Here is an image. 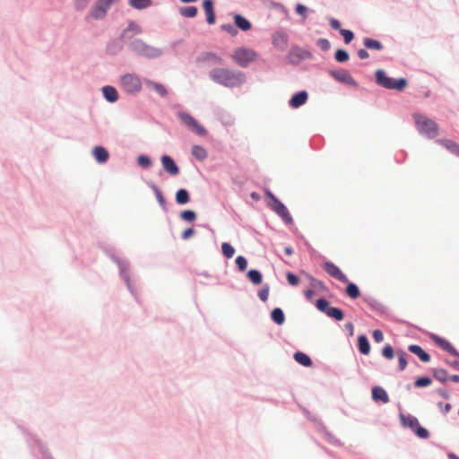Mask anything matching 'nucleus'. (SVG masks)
Returning a JSON list of instances; mask_svg holds the SVG:
<instances>
[{"instance_id":"f257e3e1","label":"nucleus","mask_w":459,"mask_h":459,"mask_svg":"<svg viewBox=\"0 0 459 459\" xmlns=\"http://www.w3.org/2000/svg\"><path fill=\"white\" fill-rule=\"evenodd\" d=\"M342 282L345 284V289H344L345 295L348 298H350L351 299H357L359 298H361L363 302H365L369 307V308L372 311L376 312L377 315H379L381 316H385L388 320H390L394 323L402 324V325L408 326L409 328H413L418 331H421L420 326H419L411 322H409L405 319H402V318H399V317L394 316L390 312V310L387 307L383 305L381 302H379L377 299H376L372 296L366 295V294L362 295L359 285L356 282L350 280L348 277L345 281H342Z\"/></svg>"},{"instance_id":"f03ea898","label":"nucleus","mask_w":459,"mask_h":459,"mask_svg":"<svg viewBox=\"0 0 459 459\" xmlns=\"http://www.w3.org/2000/svg\"><path fill=\"white\" fill-rule=\"evenodd\" d=\"M264 198L266 206L297 236L300 231L295 226L293 217L286 204L269 187L264 189Z\"/></svg>"},{"instance_id":"7ed1b4c3","label":"nucleus","mask_w":459,"mask_h":459,"mask_svg":"<svg viewBox=\"0 0 459 459\" xmlns=\"http://www.w3.org/2000/svg\"><path fill=\"white\" fill-rule=\"evenodd\" d=\"M209 79L225 88H238L247 81L245 72L227 67H214L208 73Z\"/></svg>"},{"instance_id":"20e7f679","label":"nucleus","mask_w":459,"mask_h":459,"mask_svg":"<svg viewBox=\"0 0 459 459\" xmlns=\"http://www.w3.org/2000/svg\"><path fill=\"white\" fill-rule=\"evenodd\" d=\"M17 427L24 435L33 459H55L48 445L39 436L31 433L22 425H18Z\"/></svg>"},{"instance_id":"39448f33","label":"nucleus","mask_w":459,"mask_h":459,"mask_svg":"<svg viewBox=\"0 0 459 459\" xmlns=\"http://www.w3.org/2000/svg\"><path fill=\"white\" fill-rule=\"evenodd\" d=\"M423 334L427 335L434 344L441 349L443 351L448 353L451 356H454L459 359V351L455 347V345L447 340L446 337L441 336L436 333L429 332L421 328L420 331ZM444 362L451 367L454 370L459 371V361L458 360H451L449 359H445Z\"/></svg>"},{"instance_id":"423d86ee","label":"nucleus","mask_w":459,"mask_h":459,"mask_svg":"<svg viewBox=\"0 0 459 459\" xmlns=\"http://www.w3.org/2000/svg\"><path fill=\"white\" fill-rule=\"evenodd\" d=\"M374 80L377 85L386 89L403 92L409 85V81L406 77H392L389 76L387 72L383 68H378L374 72Z\"/></svg>"},{"instance_id":"0eeeda50","label":"nucleus","mask_w":459,"mask_h":459,"mask_svg":"<svg viewBox=\"0 0 459 459\" xmlns=\"http://www.w3.org/2000/svg\"><path fill=\"white\" fill-rule=\"evenodd\" d=\"M414 126L420 134L428 139H435L439 134V125L424 113L413 112Z\"/></svg>"},{"instance_id":"6e6552de","label":"nucleus","mask_w":459,"mask_h":459,"mask_svg":"<svg viewBox=\"0 0 459 459\" xmlns=\"http://www.w3.org/2000/svg\"><path fill=\"white\" fill-rule=\"evenodd\" d=\"M259 57L260 55L255 49L246 46L235 48L231 55L233 62L241 68L248 67Z\"/></svg>"},{"instance_id":"1a4fd4ad","label":"nucleus","mask_w":459,"mask_h":459,"mask_svg":"<svg viewBox=\"0 0 459 459\" xmlns=\"http://www.w3.org/2000/svg\"><path fill=\"white\" fill-rule=\"evenodd\" d=\"M181 125L186 126L190 132L200 136L206 137L209 135L207 128L190 112L186 110H179L176 114Z\"/></svg>"},{"instance_id":"9d476101","label":"nucleus","mask_w":459,"mask_h":459,"mask_svg":"<svg viewBox=\"0 0 459 459\" xmlns=\"http://www.w3.org/2000/svg\"><path fill=\"white\" fill-rule=\"evenodd\" d=\"M120 0H95L89 13L85 15L84 21L89 23L91 19L101 21L106 18L113 4Z\"/></svg>"},{"instance_id":"9b49d317","label":"nucleus","mask_w":459,"mask_h":459,"mask_svg":"<svg viewBox=\"0 0 459 459\" xmlns=\"http://www.w3.org/2000/svg\"><path fill=\"white\" fill-rule=\"evenodd\" d=\"M119 84L123 91L131 96H135L143 90L140 76L135 73H126L119 76Z\"/></svg>"},{"instance_id":"f8f14e48","label":"nucleus","mask_w":459,"mask_h":459,"mask_svg":"<svg viewBox=\"0 0 459 459\" xmlns=\"http://www.w3.org/2000/svg\"><path fill=\"white\" fill-rule=\"evenodd\" d=\"M312 58L313 53L310 49L302 48L298 44H293L284 56V63L286 65H299L302 61Z\"/></svg>"},{"instance_id":"ddd939ff","label":"nucleus","mask_w":459,"mask_h":459,"mask_svg":"<svg viewBox=\"0 0 459 459\" xmlns=\"http://www.w3.org/2000/svg\"><path fill=\"white\" fill-rule=\"evenodd\" d=\"M328 75L336 82L347 87L358 89L359 83L353 78L351 72L345 68L328 69Z\"/></svg>"},{"instance_id":"4468645a","label":"nucleus","mask_w":459,"mask_h":459,"mask_svg":"<svg viewBox=\"0 0 459 459\" xmlns=\"http://www.w3.org/2000/svg\"><path fill=\"white\" fill-rule=\"evenodd\" d=\"M160 160L161 164V169L158 172L160 177L162 176L163 173H167L172 178L179 176L181 172L180 167L171 155L163 153L160 155Z\"/></svg>"},{"instance_id":"2eb2a0df","label":"nucleus","mask_w":459,"mask_h":459,"mask_svg":"<svg viewBox=\"0 0 459 459\" xmlns=\"http://www.w3.org/2000/svg\"><path fill=\"white\" fill-rule=\"evenodd\" d=\"M316 292H330V289L325 283L324 281L317 279L316 277H313L309 281L308 286L303 290V296L307 302L314 301V295Z\"/></svg>"},{"instance_id":"dca6fc26","label":"nucleus","mask_w":459,"mask_h":459,"mask_svg":"<svg viewBox=\"0 0 459 459\" xmlns=\"http://www.w3.org/2000/svg\"><path fill=\"white\" fill-rule=\"evenodd\" d=\"M143 182L146 184L148 187H150L153 195H155L156 201L159 204L160 209L165 212H169V207L172 205L169 204L160 187L151 179H143Z\"/></svg>"},{"instance_id":"f3484780","label":"nucleus","mask_w":459,"mask_h":459,"mask_svg":"<svg viewBox=\"0 0 459 459\" xmlns=\"http://www.w3.org/2000/svg\"><path fill=\"white\" fill-rule=\"evenodd\" d=\"M197 65L205 64L209 66L214 65H224L225 60L218 55L215 51H203L195 57Z\"/></svg>"},{"instance_id":"a211bd4d","label":"nucleus","mask_w":459,"mask_h":459,"mask_svg":"<svg viewBox=\"0 0 459 459\" xmlns=\"http://www.w3.org/2000/svg\"><path fill=\"white\" fill-rule=\"evenodd\" d=\"M272 45L279 51H285L289 46L290 36L283 28H279L272 34Z\"/></svg>"},{"instance_id":"6ab92c4d","label":"nucleus","mask_w":459,"mask_h":459,"mask_svg":"<svg viewBox=\"0 0 459 459\" xmlns=\"http://www.w3.org/2000/svg\"><path fill=\"white\" fill-rule=\"evenodd\" d=\"M321 266L328 275L336 281L342 282L347 280V275L333 261L324 258Z\"/></svg>"},{"instance_id":"aec40b11","label":"nucleus","mask_w":459,"mask_h":459,"mask_svg":"<svg viewBox=\"0 0 459 459\" xmlns=\"http://www.w3.org/2000/svg\"><path fill=\"white\" fill-rule=\"evenodd\" d=\"M398 408L400 426L403 429H410L411 431L420 423L419 419L411 413L404 412L400 403H398Z\"/></svg>"},{"instance_id":"412c9836","label":"nucleus","mask_w":459,"mask_h":459,"mask_svg":"<svg viewBox=\"0 0 459 459\" xmlns=\"http://www.w3.org/2000/svg\"><path fill=\"white\" fill-rule=\"evenodd\" d=\"M309 98L308 91L307 90H299L292 93L288 100V106L291 109H298L304 106Z\"/></svg>"},{"instance_id":"4be33fe9","label":"nucleus","mask_w":459,"mask_h":459,"mask_svg":"<svg viewBox=\"0 0 459 459\" xmlns=\"http://www.w3.org/2000/svg\"><path fill=\"white\" fill-rule=\"evenodd\" d=\"M91 154L99 165L106 164L110 158L109 151L102 144L94 145L91 150Z\"/></svg>"},{"instance_id":"5701e85b","label":"nucleus","mask_w":459,"mask_h":459,"mask_svg":"<svg viewBox=\"0 0 459 459\" xmlns=\"http://www.w3.org/2000/svg\"><path fill=\"white\" fill-rule=\"evenodd\" d=\"M202 9L205 15V22L208 25L216 23L215 0H202Z\"/></svg>"},{"instance_id":"b1692460","label":"nucleus","mask_w":459,"mask_h":459,"mask_svg":"<svg viewBox=\"0 0 459 459\" xmlns=\"http://www.w3.org/2000/svg\"><path fill=\"white\" fill-rule=\"evenodd\" d=\"M371 399L377 404H386L390 402L387 391L379 385H373L371 386Z\"/></svg>"},{"instance_id":"393cba45","label":"nucleus","mask_w":459,"mask_h":459,"mask_svg":"<svg viewBox=\"0 0 459 459\" xmlns=\"http://www.w3.org/2000/svg\"><path fill=\"white\" fill-rule=\"evenodd\" d=\"M233 22L236 24L238 30L247 32L252 30L253 23L245 15L238 12L230 13Z\"/></svg>"},{"instance_id":"a878e982","label":"nucleus","mask_w":459,"mask_h":459,"mask_svg":"<svg viewBox=\"0 0 459 459\" xmlns=\"http://www.w3.org/2000/svg\"><path fill=\"white\" fill-rule=\"evenodd\" d=\"M398 365L396 368L397 372H403L406 369L409 360L411 359L416 367H420L417 360H415L411 355H409L402 348L397 350Z\"/></svg>"},{"instance_id":"bb28decb","label":"nucleus","mask_w":459,"mask_h":459,"mask_svg":"<svg viewBox=\"0 0 459 459\" xmlns=\"http://www.w3.org/2000/svg\"><path fill=\"white\" fill-rule=\"evenodd\" d=\"M103 99L110 104L116 103L119 100V92L117 89L111 85L106 84L100 88Z\"/></svg>"},{"instance_id":"cd10ccee","label":"nucleus","mask_w":459,"mask_h":459,"mask_svg":"<svg viewBox=\"0 0 459 459\" xmlns=\"http://www.w3.org/2000/svg\"><path fill=\"white\" fill-rule=\"evenodd\" d=\"M147 88L154 91L161 98H167L169 94V89L165 84L160 82H157L149 78H144L143 80Z\"/></svg>"},{"instance_id":"c85d7f7f","label":"nucleus","mask_w":459,"mask_h":459,"mask_svg":"<svg viewBox=\"0 0 459 459\" xmlns=\"http://www.w3.org/2000/svg\"><path fill=\"white\" fill-rule=\"evenodd\" d=\"M213 115L224 126H230L234 124L235 119L233 116L223 108L217 107L214 108Z\"/></svg>"},{"instance_id":"c756f323","label":"nucleus","mask_w":459,"mask_h":459,"mask_svg":"<svg viewBox=\"0 0 459 459\" xmlns=\"http://www.w3.org/2000/svg\"><path fill=\"white\" fill-rule=\"evenodd\" d=\"M98 247L115 264L120 262V257L116 254V247L105 241H98Z\"/></svg>"},{"instance_id":"7c9ffc66","label":"nucleus","mask_w":459,"mask_h":459,"mask_svg":"<svg viewBox=\"0 0 459 459\" xmlns=\"http://www.w3.org/2000/svg\"><path fill=\"white\" fill-rule=\"evenodd\" d=\"M436 143L444 147L447 152L459 158V143L450 138H438Z\"/></svg>"},{"instance_id":"2f4dec72","label":"nucleus","mask_w":459,"mask_h":459,"mask_svg":"<svg viewBox=\"0 0 459 459\" xmlns=\"http://www.w3.org/2000/svg\"><path fill=\"white\" fill-rule=\"evenodd\" d=\"M357 349L359 354L368 355L371 351V344L368 335L364 333L357 335Z\"/></svg>"},{"instance_id":"473e14b6","label":"nucleus","mask_w":459,"mask_h":459,"mask_svg":"<svg viewBox=\"0 0 459 459\" xmlns=\"http://www.w3.org/2000/svg\"><path fill=\"white\" fill-rule=\"evenodd\" d=\"M408 351L416 355L422 363H429L431 360V355L419 344H410Z\"/></svg>"},{"instance_id":"72a5a7b5","label":"nucleus","mask_w":459,"mask_h":459,"mask_svg":"<svg viewBox=\"0 0 459 459\" xmlns=\"http://www.w3.org/2000/svg\"><path fill=\"white\" fill-rule=\"evenodd\" d=\"M294 12L300 17L299 24L303 25L308 19L309 14L314 13L316 11L309 8L303 3L298 2L294 5Z\"/></svg>"},{"instance_id":"f704fd0d","label":"nucleus","mask_w":459,"mask_h":459,"mask_svg":"<svg viewBox=\"0 0 459 459\" xmlns=\"http://www.w3.org/2000/svg\"><path fill=\"white\" fill-rule=\"evenodd\" d=\"M292 357L295 362L304 368H312L314 366L312 358L305 351L297 350Z\"/></svg>"},{"instance_id":"c9c22d12","label":"nucleus","mask_w":459,"mask_h":459,"mask_svg":"<svg viewBox=\"0 0 459 459\" xmlns=\"http://www.w3.org/2000/svg\"><path fill=\"white\" fill-rule=\"evenodd\" d=\"M316 431L321 433L329 444L335 446H342V442L339 438L335 437L333 434L327 429L324 422H320L319 427H317L316 429Z\"/></svg>"},{"instance_id":"e433bc0d","label":"nucleus","mask_w":459,"mask_h":459,"mask_svg":"<svg viewBox=\"0 0 459 459\" xmlns=\"http://www.w3.org/2000/svg\"><path fill=\"white\" fill-rule=\"evenodd\" d=\"M124 47L122 42L113 38L107 42L105 52L109 56H117L124 49Z\"/></svg>"},{"instance_id":"4c0bfd02","label":"nucleus","mask_w":459,"mask_h":459,"mask_svg":"<svg viewBox=\"0 0 459 459\" xmlns=\"http://www.w3.org/2000/svg\"><path fill=\"white\" fill-rule=\"evenodd\" d=\"M362 44L366 48V49L372 51L380 52L385 49V46L382 43V41L373 37H364L362 39Z\"/></svg>"},{"instance_id":"58836bf2","label":"nucleus","mask_w":459,"mask_h":459,"mask_svg":"<svg viewBox=\"0 0 459 459\" xmlns=\"http://www.w3.org/2000/svg\"><path fill=\"white\" fill-rule=\"evenodd\" d=\"M191 202V194L187 188L179 187L175 193V203L184 206Z\"/></svg>"},{"instance_id":"ea45409f","label":"nucleus","mask_w":459,"mask_h":459,"mask_svg":"<svg viewBox=\"0 0 459 459\" xmlns=\"http://www.w3.org/2000/svg\"><path fill=\"white\" fill-rule=\"evenodd\" d=\"M246 277L254 286H259L263 284L264 275L263 273L256 268H251L247 271Z\"/></svg>"},{"instance_id":"a19ab883","label":"nucleus","mask_w":459,"mask_h":459,"mask_svg":"<svg viewBox=\"0 0 459 459\" xmlns=\"http://www.w3.org/2000/svg\"><path fill=\"white\" fill-rule=\"evenodd\" d=\"M271 321L278 326L284 325L286 321V316L283 309L280 307H275L270 311Z\"/></svg>"},{"instance_id":"79ce46f5","label":"nucleus","mask_w":459,"mask_h":459,"mask_svg":"<svg viewBox=\"0 0 459 459\" xmlns=\"http://www.w3.org/2000/svg\"><path fill=\"white\" fill-rule=\"evenodd\" d=\"M119 270V277L124 281H128L131 279L130 268L131 264L127 259H120V262L116 263Z\"/></svg>"},{"instance_id":"37998d69","label":"nucleus","mask_w":459,"mask_h":459,"mask_svg":"<svg viewBox=\"0 0 459 459\" xmlns=\"http://www.w3.org/2000/svg\"><path fill=\"white\" fill-rule=\"evenodd\" d=\"M135 164L142 169L148 170L153 166V160L147 153H139L135 158Z\"/></svg>"},{"instance_id":"c03bdc74","label":"nucleus","mask_w":459,"mask_h":459,"mask_svg":"<svg viewBox=\"0 0 459 459\" xmlns=\"http://www.w3.org/2000/svg\"><path fill=\"white\" fill-rule=\"evenodd\" d=\"M145 42L142 39H134L127 44V48L137 56L143 57V47Z\"/></svg>"},{"instance_id":"a18cd8bd","label":"nucleus","mask_w":459,"mask_h":459,"mask_svg":"<svg viewBox=\"0 0 459 459\" xmlns=\"http://www.w3.org/2000/svg\"><path fill=\"white\" fill-rule=\"evenodd\" d=\"M199 9L196 5L187 4L178 7L179 14L187 19H194L198 15Z\"/></svg>"},{"instance_id":"49530a36","label":"nucleus","mask_w":459,"mask_h":459,"mask_svg":"<svg viewBox=\"0 0 459 459\" xmlns=\"http://www.w3.org/2000/svg\"><path fill=\"white\" fill-rule=\"evenodd\" d=\"M162 55L163 50L161 48L151 46L145 42L143 47V57L155 59L160 57Z\"/></svg>"},{"instance_id":"de8ad7c7","label":"nucleus","mask_w":459,"mask_h":459,"mask_svg":"<svg viewBox=\"0 0 459 459\" xmlns=\"http://www.w3.org/2000/svg\"><path fill=\"white\" fill-rule=\"evenodd\" d=\"M429 371L432 374V378H435L437 381L445 384L448 381L449 372L445 368H429Z\"/></svg>"},{"instance_id":"09e8293b","label":"nucleus","mask_w":459,"mask_h":459,"mask_svg":"<svg viewBox=\"0 0 459 459\" xmlns=\"http://www.w3.org/2000/svg\"><path fill=\"white\" fill-rule=\"evenodd\" d=\"M433 383L432 377L429 375H420L414 377V381L412 383L414 388H427L430 386Z\"/></svg>"},{"instance_id":"8fccbe9b","label":"nucleus","mask_w":459,"mask_h":459,"mask_svg":"<svg viewBox=\"0 0 459 459\" xmlns=\"http://www.w3.org/2000/svg\"><path fill=\"white\" fill-rule=\"evenodd\" d=\"M325 316L335 323L342 321L346 316L345 312L342 308L334 306H331L330 309L328 310Z\"/></svg>"},{"instance_id":"3c124183","label":"nucleus","mask_w":459,"mask_h":459,"mask_svg":"<svg viewBox=\"0 0 459 459\" xmlns=\"http://www.w3.org/2000/svg\"><path fill=\"white\" fill-rule=\"evenodd\" d=\"M191 155L198 161H204L208 157L207 150L201 144H193Z\"/></svg>"},{"instance_id":"603ef678","label":"nucleus","mask_w":459,"mask_h":459,"mask_svg":"<svg viewBox=\"0 0 459 459\" xmlns=\"http://www.w3.org/2000/svg\"><path fill=\"white\" fill-rule=\"evenodd\" d=\"M128 5L137 11H143L154 5L153 0H127Z\"/></svg>"},{"instance_id":"864d4df0","label":"nucleus","mask_w":459,"mask_h":459,"mask_svg":"<svg viewBox=\"0 0 459 459\" xmlns=\"http://www.w3.org/2000/svg\"><path fill=\"white\" fill-rule=\"evenodd\" d=\"M297 405L299 407V409L301 411V412L303 413L304 417L313 422L315 425H316V429H317V427H319V424L320 422H324L318 416L316 415H314L306 406H304L303 404L299 403H297Z\"/></svg>"},{"instance_id":"5fc2aeb1","label":"nucleus","mask_w":459,"mask_h":459,"mask_svg":"<svg viewBox=\"0 0 459 459\" xmlns=\"http://www.w3.org/2000/svg\"><path fill=\"white\" fill-rule=\"evenodd\" d=\"M312 303L319 312L325 315L327 314L332 306L331 302L325 297H321L316 299H314Z\"/></svg>"},{"instance_id":"6e6d98bb","label":"nucleus","mask_w":459,"mask_h":459,"mask_svg":"<svg viewBox=\"0 0 459 459\" xmlns=\"http://www.w3.org/2000/svg\"><path fill=\"white\" fill-rule=\"evenodd\" d=\"M197 212L193 209H185L179 212V219L186 223H194L197 219Z\"/></svg>"},{"instance_id":"4d7b16f0","label":"nucleus","mask_w":459,"mask_h":459,"mask_svg":"<svg viewBox=\"0 0 459 459\" xmlns=\"http://www.w3.org/2000/svg\"><path fill=\"white\" fill-rule=\"evenodd\" d=\"M333 58L337 63L345 64L350 58V52L344 48H337L333 53Z\"/></svg>"},{"instance_id":"13d9d810","label":"nucleus","mask_w":459,"mask_h":459,"mask_svg":"<svg viewBox=\"0 0 459 459\" xmlns=\"http://www.w3.org/2000/svg\"><path fill=\"white\" fill-rule=\"evenodd\" d=\"M221 252L227 260L232 258L236 253V248L229 241H224L221 245Z\"/></svg>"},{"instance_id":"bf43d9fd","label":"nucleus","mask_w":459,"mask_h":459,"mask_svg":"<svg viewBox=\"0 0 459 459\" xmlns=\"http://www.w3.org/2000/svg\"><path fill=\"white\" fill-rule=\"evenodd\" d=\"M380 353L381 356L387 360H392L394 359L395 355L397 356V351L390 343H385L381 348Z\"/></svg>"},{"instance_id":"052dcab7","label":"nucleus","mask_w":459,"mask_h":459,"mask_svg":"<svg viewBox=\"0 0 459 459\" xmlns=\"http://www.w3.org/2000/svg\"><path fill=\"white\" fill-rule=\"evenodd\" d=\"M413 435L419 439L426 440L430 437V431L424 426L420 424V422L411 430Z\"/></svg>"},{"instance_id":"680f3d73","label":"nucleus","mask_w":459,"mask_h":459,"mask_svg":"<svg viewBox=\"0 0 459 459\" xmlns=\"http://www.w3.org/2000/svg\"><path fill=\"white\" fill-rule=\"evenodd\" d=\"M248 260L245 255H238L235 258V271L238 273H247Z\"/></svg>"},{"instance_id":"e2e57ef3","label":"nucleus","mask_w":459,"mask_h":459,"mask_svg":"<svg viewBox=\"0 0 459 459\" xmlns=\"http://www.w3.org/2000/svg\"><path fill=\"white\" fill-rule=\"evenodd\" d=\"M285 278H286L288 284L294 288L298 287L301 282L300 276L293 271H290V270L286 271Z\"/></svg>"},{"instance_id":"0e129e2a","label":"nucleus","mask_w":459,"mask_h":459,"mask_svg":"<svg viewBox=\"0 0 459 459\" xmlns=\"http://www.w3.org/2000/svg\"><path fill=\"white\" fill-rule=\"evenodd\" d=\"M261 288L257 290V297L262 302H266L269 299L270 285L269 283L261 284Z\"/></svg>"},{"instance_id":"69168bd1","label":"nucleus","mask_w":459,"mask_h":459,"mask_svg":"<svg viewBox=\"0 0 459 459\" xmlns=\"http://www.w3.org/2000/svg\"><path fill=\"white\" fill-rule=\"evenodd\" d=\"M309 144L313 150H320L325 145V138L320 134H315L310 138Z\"/></svg>"},{"instance_id":"338daca9","label":"nucleus","mask_w":459,"mask_h":459,"mask_svg":"<svg viewBox=\"0 0 459 459\" xmlns=\"http://www.w3.org/2000/svg\"><path fill=\"white\" fill-rule=\"evenodd\" d=\"M220 29L221 30L229 33L231 37H236L238 34V30L234 22L223 23L220 26Z\"/></svg>"},{"instance_id":"774afa93","label":"nucleus","mask_w":459,"mask_h":459,"mask_svg":"<svg viewBox=\"0 0 459 459\" xmlns=\"http://www.w3.org/2000/svg\"><path fill=\"white\" fill-rule=\"evenodd\" d=\"M340 35L342 37L343 43L349 45L355 39V33L350 29H343L341 30Z\"/></svg>"}]
</instances>
